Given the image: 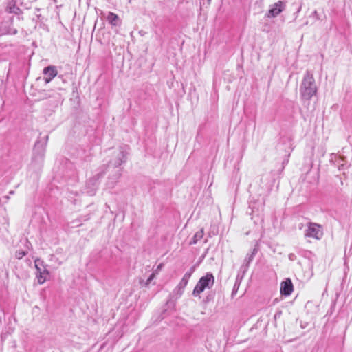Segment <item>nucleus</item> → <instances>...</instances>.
<instances>
[{"mask_svg":"<svg viewBox=\"0 0 352 352\" xmlns=\"http://www.w3.org/2000/svg\"><path fill=\"white\" fill-rule=\"evenodd\" d=\"M107 20L112 26H120L121 25V20L118 15L109 12L107 16Z\"/></svg>","mask_w":352,"mask_h":352,"instance_id":"obj_11","label":"nucleus"},{"mask_svg":"<svg viewBox=\"0 0 352 352\" xmlns=\"http://www.w3.org/2000/svg\"><path fill=\"white\" fill-rule=\"evenodd\" d=\"M210 1H211V0H208V3H210Z\"/></svg>","mask_w":352,"mask_h":352,"instance_id":"obj_30","label":"nucleus"},{"mask_svg":"<svg viewBox=\"0 0 352 352\" xmlns=\"http://www.w3.org/2000/svg\"><path fill=\"white\" fill-rule=\"evenodd\" d=\"M204 229H201L200 230L197 231L195 235L193 236L192 240L190 242V245L196 244L198 241L201 239L204 236Z\"/></svg>","mask_w":352,"mask_h":352,"instance_id":"obj_14","label":"nucleus"},{"mask_svg":"<svg viewBox=\"0 0 352 352\" xmlns=\"http://www.w3.org/2000/svg\"><path fill=\"white\" fill-rule=\"evenodd\" d=\"M10 194H14V191H10Z\"/></svg>","mask_w":352,"mask_h":352,"instance_id":"obj_27","label":"nucleus"},{"mask_svg":"<svg viewBox=\"0 0 352 352\" xmlns=\"http://www.w3.org/2000/svg\"><path fill=\"white\" fill-rule=\"evenodd\" d=\"M102 170L100 171L98 173L95 175L92 178H91L87 182V188H89V186L91 185V188L90 190H87V193L90 195H94L96 192V190L97 188L98 181L103 177L105 173V170L104 167L101 168Z\"/></svg>","mask_w":352,"mask_h":352,"instance_id":"obj_5","label":"nucleus"},{"mask_svg":"<svg viewBox=\"0 0 352 352\" xmlns=\"http://www.w3.org/2000/svg\"><path fill=\"white\" fill-rule=\"evenodd\" d=\"M293 258V256H292V255L289 256V259H292Z\"/></svg>","mask_w":352,"mask_h":352,"instance_id":"obj_28","label":"nucleus"},{"mask_svg":"<svg viewBox=\"0 0 352 352\" xmlns=\"http://www.w3.org/2000/svg\"><path fill=\"white\" fill-rule=\"evenodd\" d=\"M50 275L48 270H43V272H36V278L39 284L44 283Z\"/></svg>","mask_w":352,"mask_h":352,"instance_id":"obj_13","label":"nucleus"},{"mask_svg":"<svg viewBox=\"0 0 352 352\" xmlns=\"http://www.w3.org/2000/svg\"><path fill=\"white\" fill-rule=\"evenodd\" d=\"M302 226H303V225H302V224H300V225H299V229H302Z\"/></svg>","mask_w":352,"mask_h":352,"instance_id":"obj_26","label":"nucleus"},{"mask_svg":"<svg viewBox=\"0 0 352 352\" xmlns=\"http://www.w3.org/2000/svg\"><path fill=\"white\" fill-rule=\"evenodd\" d=\"M155 272L152 273L148 278L146 285H148L151 282V280L155 278Z\"/></svg>","mask_w":352,"mask_h":352,"instance_id":"obj_23","label":"nucleus"},{"mask_svg":"<svg viewBox=\"0 0 352 352\" xmlns=\"http://www.w3.org/2000/svg\"><path fill=\"white\" fill-rule=\"evenodd\" d=\"M293 292V284L289 278L285 279L281 283L280 293L285 296H289Z\"/></svg>","mask_w":352,"mask_h":352,"instance_id":"obj_9","label":"nucleus"},{"mask_svg":"<svg viewBox=\"0 0 352 352\" xmlns=\"http://www.w3.org/2000/svg\"><path fill=\"white\" fill-rule=\"evenodd\" d=\"M214 283V277L210 272L206 273V274L200 278L197 283L196 284L192 295L194 296H199L206 289H210Z\"/></svg>","mask_w":352,"mask_h":352,"instance_id":"obj_3","label":"nucleus"},{"mask_svg":"<svg viewBox=\"0 0 352 352\" xmlns=\"http://www.w3.org/2000/svg\"><path fill=\"white\" fill-rule=\"evenodd\" d=\"M310 17H313L315 21L320 20V16L316 10H314L311 14L310 15Z\"/></svg>","mask_w":352,"mask_h":352,"instance_id":"obj_21","label":"nucleus"},{"mask_svg":"<svg viewBox=\"0 0 352 352\" xmlns=\"http://www.w3.org/2000/svg\"><path fill=\"white\" fill-rule=\"evenodd\" d=\"M17 33V30L15 28H10L7 31L3 32L2 34H16Z\"/></svg>","mask_w":352,"mask_h":352,"instance_id":"obj_20","label":"nucleus"},{"mask_svg":"<svg viewBox=\"0 0 352 352\" xmlns=\"http://www.w3.org/2000/svg\"><path fill=\"white\" fill-rule=\"evenodd\" d=\"M34 265L36 269V272H43V270H47L46 265L44 264V262L39 258H36L34 261Z\"/></svg>","mask_w":352,"mask_h":352,"instance_id":"obj_15","label":"nucleus"},{"mask_svg":"<svg viewBox=\"0 0 352 352\" xmlns=\"http://www.w3.org/2000/svg\"><path fill=\"white\" fill-rule=\"evenodd\" d=\"M19 8L14 6L12 8V7L9 8V12H10V13L17 14V11H19Z\"/></svg>","mask_w":352,"mask_h":352,"instance_id":"obj_22","label":"nucleus"},{"mask_svg":"<svg viewBox=\"0 0 352 352\" xmlns=\"http://www.w3.org/2000/svg\"><path fill=\"white\" fill-rule=\"evenodd\" d=\"M50 260L52 262L57 263L58 265H60L62 262L59 261V259L54 254H51L50 256Z\"/></svg>","mask_w":352,"mask_h":352,"instance_id":"obj_19","label":"nucleus"},{"mask_svg":"<svg viewBox=\"0 0 352 352\" xmlns=\"http://www.w3.org/2000/svg\"><path fill=\"white\" fill-rule=\"evenodd\" d=\"M26 254H27V252L20 250H18L16 252L15 256L18 259H21Z\"/></svg>","mask_w":352,"mask_h":352,"instance_id":"obj_18","label":"nucleus"},{"mask_svg":"<svg viewBox=\"0 0 352 352\" xmlns=\"http://www.w3.org/2000/svg\"><path fill=\"white\" fill-rule=\"evenodd\" d=\"M256 250L255 249L253 250L251 254H248L244 259V262L246 263L247 265H248L253 260L255 254H256Z\"/></svg>","mask_w":352,"mask_h":352,"instance_id":"obj_16","label":"nucleus"},{"mask_svg":"<svg viewBox=\"0 0 352 352\" xmlns=\"http://www.w3.org/2000/svg\"><path fill=\"white\" fill-rule=\"evenodd\" d=\"M307 229L305 232V236L320 239L323 236L322 228L316 223L309 222L307 225Z\"/></svg>","mask_w":352,"mask_h":352,"instance_id":"obj_4","label":"nucleus"},{"mask_svg":"<svg viewBox=\"0 0 352 352\" xmlns=\"http://www.w3.org/2000/svg\"><path fill=\"white\" fill-rule=\"evenodd\" d=\"M300 92L303 100H309L317 93V86L313 74L307 71L302 80Z\"/></svg>","mask_w":352,"mask_h":352,"instance_id":"obj_1","label":"nucleus"},{"mask_svg":"<svg viewBox=\"0 0 352 352\" xmlns=\"http://www.w3.org/2000/svg\"><path fill=\"white\" fill-rule=\"evenodd\" d=\"M43 73L45 76L44 80L45 83L50 82L58 74L56 67L54 65L45 67Z\"/></svg>","mask_w":352,"mask_h":352,"instance_id":"obj_8","label":"nucleus"},{"mask_svg":"<svg viewBox=\"0 0 352 352\" xmlns=\"http://www.w3.org/2000/svg\"><path fill=\"white\" fill-rule=\"evenodd\" d=\"M47 140L48 136L47 135L36 142L33 151V163L41 164L43 162Z\"/></svg>","mask_w":352,"mask_h":352,"instance_id":"obj_2","label":"nucleus"},{"mask_svg":"<svg viewBox=\"0 0 352 352\" xmlns=\"http://www.w3.org/2000/svg\"><path fill=\"white\" fill-rule=\"evenodd\" d=\"M163 265H164L163 263H160L157 266V269L155 270V272L157 273V272L160 271L162 268Z\"/></svg>","mask_w":352,"mask_h":352,"instance_id":"obj_25","label":"nucleus"},{"mask_svg":"<svg viewBox=\"0 0 352 352\" xmlns=\"http://www.w3.org/2000/svg\"><path fill=\"white\" fill-rule=\"evenodd\" d=\"M195 268L192 267L189 271L186 272L185 274L184 275L183 278L180 280L179 283L178 284V289H184L186 286L187 285L188 280L191 277L192 273L194 272Z\"/></svg>","mask_w":352,"mask_h":352,"instance_id":"obj_10","label":"nucleus"},{"mask_svg":"<svg viewBox=\"0 0 352 352\" xmlns=\"http://www.w3.org/2000/svg\"><path fill=\"white\" fill-rule=\"evenodd\" d=\"M293 258V256H292V255L289 256V259H292Z\"/></svg>","mask_w":352,"mask_h":352,"instance_id":"obj_29","label":"nucleus"},{"mask_svg":"<svg viewBox=\"0 0 352 352\" xmlns=\"http://www.w3.org/2000/svg\"><path fill=\"white\" fill-rule=\"evenodd\" d=\"M114 172V174L111 177H109L107 185L109 188H113L121 176V170L116 169Z\"/></svg>","mask_w":352,"mask_h":352,"instance_id":"obj_12","label":"nucleus"},{"mask_svg":"<svg viewBox=\"0 0 352 352\" xmlns=\"http://www.w3.org/2000/svg\"><path fill=\"white\" fill-rule=\"evenodd\" d=\"M343 162L344 159L341 157H339L338 159L336 160V163L338 166L339 170H343L345 169L346 164Z\"/></svg>","mask_w":352,"mask_h":352,"instance_id":"obj_17","label":"nucleus"},{"mask_svg":"<svg viewBox=\"0 0 352 352\" xmlns=\"http://www.w3.org/2000/svg\"><path fill=\"white\" fill-rule=\"evenodd\" d=\"M239 287V283H238V280L236 279V282H235V284L234 285L232 294H234V292H236L237 291Z\"/></svg>","mask_w":352,"mask_h":352,"instance_id":"obj_24","label":"nucleus"},{"mask_svg":"<svg viewBox=\"0 0 352 352\" xmlns=\"http://www.w3.org/2000/svg\"><path fill=\"white\" fill-rule=\"evenodd\" d=\"M285 3L282 1H278L270 6L268 12L265 16L268 18L277 16L284 10Z\"/></svg>","mask_w":352,"mask_h":352,"instance_id":"obj_6","label":"nucleus"},{"mask_svg":"<svg viewBox=\"0 0 352 352\" xmlns=\"http://www.w3.org/2000/svg\"><path fill=\"white\" fill-rule=\"evenodd\" d=\"M127 146H124L120 148L116 160L113 162H109L110 164H113L115 168L120 166L122 164L126 161Z\"/></svg>","mask_w":352,"mask_h":352,"instance_id":"obj_7","label":"nucleus"}]
</instances>
